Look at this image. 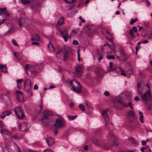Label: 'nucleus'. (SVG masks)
Masks as SVG:
<instances>
[{
	"label": "nucleus",
	"instance_id": "1",
	"mask_svg": "<svg viewBox=\"0 0 152 152\" xmlns=\"http://www.w3.org/2000/svg\"><path fill=\"white\" fill-rule=\"evenodd\" d=\"M43 113L44 116L41 118V121L43 124L46 126H48V125H49L50 126H51V125L47 121L49 119V115H53L52 113L50 111L46 110L44 111Z\"/></svg>",
	"mask_w": 152,
	"mask_h": 152
},
{
	"label": "nucleus",
	"instance_id": "2",
	"mask_svg": "<svg viewBox=\"0 0 152 152\" xmlns=\"http://www.w3.org/2000/svg\"><path fill=\"white\" fill-rule=\"evenodd\" d=\"M83 65H77L75 68V71L73 73V75L75 77H79L82 75L83 73Z\"/></svg>",
	"mask_w": 152,
	"mask_h": 152
},
{
	"label": "nucleus",
	"instance_id": "3",
	"mask_svg": "<svg viewBox=\"0 0 152 152\" xmlns=\"http://www.w3.org/2000/svg\"><path fill=\"white\" fill-rule=\"evenodd\" d=\"M14 112L15 114L19 119H22L23 118L24 115L21 106H18L15 107L14 109Z\"/></svg>",
	"mask_w": 152,
	"mask_h": 152
},
{
	"label": "nucleus",
	"instance_id": "4",
	"mask_svg": "<svg viewBox=\"0 0 152 152\" xmlns=\"http://www.w3.org/2000/svg\"><path fill=\"white\" fill-rule=\"evenodd\" d=\"M64 124V121L61 117L57 118L56 120V123H54L53 126L56 129L63 127Z\"/></svg>",
	"mask_w": 152,
	"mask_h": 152
},
{
	"label": "nucleus",
	"instance_id": "5",
	"mask_svg": "<svg viewBox=\"0 0 152 152\" xmlns=\"http://www.w3.org/2000/svg\"><path fill=\"white\" fill-rule=\"evenodd\" d=\"M24 69L27 75L28 74V72H30L33 76L36 74V70L33 66L31 65L26 64L24 67Z\"/></svg>",
	"mask_w": 152,
	"mask_h": 152
},
{
	"label": "nucleus",
	"instance_id": "6",
	"mask_svg": "<svg viewBox=\"0 0 152 152\" xmlns=\"http://www.w3.org/2000/svg\"><path fill=\"white\" fill-rule=\"evenodd\" d=\"M13 137L14 139H19V138L17 137V136L16 135H14L13 136H11V138L9 139V142H8L7 139H6V140L5 141V146L4 147V148L6 149H7L8 152H11L10 146V142L12 141V140L11 138Z\"/></svg>",
	"mask_w": 152,
	"mask_h": 152
},
{
	"label": "nucleus",
	"instance_id": "7",
	"mask_svg": "<svg viewBox=\"0 0 152 152\" xmlns=\"http://www.w3.org/2000/svg\"><path fill=\"white\" fill-rule=\"evenodd\" d=\"M142 97V99L144 102H147L152 99L151 94L150 91H147L144 95L140 96Z\"/></svg>",
	"mask_w": 152,
	"mask_h": 152
},
{
	"label": "nucleus",
	"instance_id": "8",
	"mask_svg": "<svg viewBox=\"0 0 152 152\" xmlns=\"http://www.w3.org/2000/svg\"><path fill=\"white\" fill-rule=\"evenodd\" d=\"M28 21V18L25 16H22L18 20L19 26L21 27L23 25L27 23Z\"/></svg>",
	"mask_w": 152,
	"mask_h": 152
},
{
	"label": "nucleus",
	"instance_id": "9",
	"mask_svg": "<svg viewBox=\"0 0 152 152\" xmlns=\"http://www.w3.org/2000/svg\"><path fill=\"white\" fill-rule=\"evenodd\" d=\"M30 126V124L29 123L23 122L21 124L18 125V129L20 130L26 131L27 129Z\"/></svg>",
	"mask_w": 152,
	"mask_h": 152
},
{
	"label": "nucleus",
	"instance_id": "10",
	"mask_svg": "<svg viewBox=\"0 0 152 152\" xmlns=\"http://www.w3.org/2000/svg\"><path fill=\"white\" fill-rule=\"evenodd\" d=\"M71 86L72 87L71 89L74 91L79 94L82 92V88L80 83H78V85H77V86L76 87H74L73 85H71Z\"/></svg>",
	"mask_w": 152,
	"mask_h": 152
},
{
	"label": "nucleus",
	"instance_id": "11",
	"mask_svg": "<svg viewBox=\"0 0 152 152\" xmlns=\"http://www.w3.org/2000/svg\"><path fill=\"white\" fill-rule=\"evenodd\" d=\"M16 97L18 100L20 102H22L23 101V96L22 92L20 91H18L16 92Z\"/></svg>",
	"mask_w": 152,
	"mask_h": 152
},
{
	"label": "nucleus",
	"instance_id": "12",
	"mask_svg": "<svg viewBox=\"0 0 152 152\" xmlns=\"http://www.w3.org/2000/svg\"><path fill=\"white\" fill-rule=\"evenodd\" d=\"M45 140L48 145L50 146L54 144L55 142L54 139L50 137H48L45 138Z\"/></svg>",
	"mask_w": 152,
	"mask_h": 152
},
{
	"label": "nucleus",
	"instance_id": "13",
	"mask_svg": "<svg viewBox=\"0 0 152 152\" xmlns=\"http://www.w3.org/2000/svg\"><path fill=\"white\" fill-rule=\"evenodd\" d=\"M108 111V109L104 110L102 113V115L104 118V120L106 122L108 121L109 120V116L107 113Z\"/></svg>",
	"mask_w": 152,
	"mask_h": 152
},
{
	"label": "nucleus",
	"instance_id": "14",
	"mask_svg": "<svg viewBox=\"0 0 152 152\" xmlns=\"http://www.w3.org/2000/svg\"><path fill=\"white\" fill-rule=\"evenodd\" d=\"M141 87V83H138L137 84V92L139 96H142V91Z\"/></svg>",
	"mask_w": 152,
	"mask_h": 152
},
{
	"label": "nucleus",
	"instance_id": "15",
	"mask_svg": "<svg viewBox=\"0 0 152 152\" xmlns=\"http://www.w3.org/2000/svg\"><path fill=\"white\" fill-rule=\"evenodd\" d=\"M0 132L1 134H6L8 135H10L11 132L8 130L6 129H1L0 130Z\"/></svg>",
	"mask_w": 152,
	"mask_h": 152
},
{
	"label": "nucleus",
	"instance_id": "16",
	"mask_svg": "<svg viewBox=\"0 0 152 152\" xmlns=\"http://www.w3.org/2000/svg\"><path fill=\"white\" fill-rule=\"evenodd\" d=\"M13 54L14 56L18 60L22 58L23 56V54L21 53H14Z\"/></svg>",
	"mask_w": 152,
	"mask_h": 152
},
{
	"label": "nucleus",
	"instance_id": "17",
	"mask_svg": "<svg viewBox=\"0 0 152 152\" xmlns=\"http://www.w3.org/2000/svg\"><path fill=\"white\" fill-rule=\"evenodd\" d=\"M140 151L142 152H151V149L148 146H146L145 147H142L140 149Z\"/></svg>",
	"mask_w": 152,
	"mask_h": 152
},
{
	"label": "nucleus",
	"instance_id": "18",
	"mask_svg": "<svg viewBox=\"0 0 152 152\" xmlns=\"http://www.w3.org/2000/svg\"><path fill=\"white\" fill-rule=\"evenodd\" d=\"M86 109L89 110L91 108V104L88 101H86L84 102Z\"/></svg>",
	"mask_w": 152,
	"mask_h": 152
},
{
	"label": "nucleus",
	"instance_id": "19",
	"mask_svg": "<svg viewBox=\"0 0 152 152\" xmlns=\"http://www.w3.org/2000/svg\"><path fill=\"white\" fill-rule=\"evenodd\" d=\"M39 39L40 36L37 34H35L31 38V39L33 41H39Z\"/></svg>",
	"mask_w": 152,
	"mask_h": 152
},
{
	"label": "nucleus",
	"instance_id": "20",
	"mask_svg": "<svg viewBox=\"0 0 152 152\" xmlns=\"http://www.w3.org/2000/svg\"><path fill=\"white\" fill-rule=\"evenodd\" d=\"M122 104L124 106H129L130 108L132 109H133V107L132 106V104L131 102H129L128 104L125 103L124 102H122Z\"/></svg>",
	"mask_w": 152,
	"mask_h": 152
},
{
	"label": "nucleus",
	"instance_id": "21",
	"mask_svg": "<svg viewBox=\"0 0 152 152\" xmlns=\"http://www.w3.org/2000/svg\"><path fill=\"white\" fill-rule=\"evenodd\" d=\"M0 69L4 73L7 72V67L6 66L2 65H0Z\"/></svg>",
	"mask_w": 152,
	"mask_h": 152
},
{
	"label": "nucleus",
	"instance_id": "22",
	"mask_svg": "<svg viewBox=\"0 0 152 152\" xmlns=\"http://www.w3.org/2000/svg\"><path fill=\"white\" fill-rule=\"evenodd\" d=\"M48 48L51 50L53 51H54L55 50V48L54 46L50 42L49 43L48 46Z\"/></svg>",
	"mask_w": 152,
	"mask_h": 152
},
{
	"label": "nucleus",
	"instance_id": "23",
	"mask_svg": "<svg viewBox=\"0 0 152 152\" xmlns=\"http://www.w3.org/2000/svg\"><path fill=\"white\" fill-rule=\"evenodd\" d=\"M64 18L63 17H61L59 20L58 22V25H62L64 23Z\"/></svg>",
	"mask_w": 152,
	"mask_h": 152
},
{
	"label": "nucleus",
	"instance_id": "24",
	"mask_svg": "<svg viewBox=\"0 0 152 152\" xmlns=\"http://www.w3.org/2000/svg\"><path fill=\"white\" fill-rule=\"evenodd\" d=\"M139 113L140 115V120L141 122L143 123L144 122L143 119V113L141 111H139Z\"/></svg>",
	"mask_w": 152,
	"mask_h": 152
},
{
	"label": "nucleus",
	"instance_id": "25",
	"mask_svg": "<svg viewBox=\"0 0 152 152\" xmlns=\"http://www.w3.org/2000/svg\"><path fill=\"white\" fill-rule=\"evenodd\" d=\"M14 30L12 28H11L9 29L5 33V35H8L13 33Z\"/></svg>",
	"mask_w": 152,
	"mask_h": 152
},
{
	"label": "nucleus",
	"instance_id": "26",
	"mask_svg": "<svg viewBox=\"0 0 152 152\" xmlns=\"http://www.w3.org/2000/svg\"><path fill=\"white\" fill-rule=\"evenodd\" d=\"M73 81L75 83H77V85H78V83H79L77 81L74 79L72 80H70L69 81V82L70 84L69 86H71V85H73L72 83Z\"/></svg>",
	"mask_w": 152,
	"mask_h": 152
},
{
	"label": "nucleus",
	"instance_id": "27",
	"mask_svg": "<svg viewBox=\"0 0 152 152\" xmlns=\"http://www.w3.org/2000/svg\"><path fill=\"white\" fill-rule=\"evenodd\" d=\"M61 34H60V35L61 36L63 35L66 36H68L69 35L68 33L66 30H65L64 31H61Z\"/></svg>",
	"mask_w": 152,
	"mask_h": 152
},
{
	"label": "nucleus",
	"instance_id": "28",
	"mask_svg": "<svg viewBox=\"0 0 152 152\" xmlns=\"http://www.w3.org/2000/svg\"><path fill=\"white\" fill-rule=\"evenodd\" d=\"M6 10V9L5 7L3 8H0V15H1L4 14Z\"/></svg>",
	"mask_w": 152,
	"mask_h": 152
},
{
	"label": "nucleus",
	"instance_id": "29",
	"mask_svg": "<svg viewBox=\"0 0 152 152\" xmlns=\"http://www.w3.org/2000/svg\"><path fill=\"white\" fill-rule=\"evenodd\" d=\"M137 20V18L135 19L132 18L130 21V24L132 25H133L134 23L136 22Z\"/></svg>",
	"mask_w": 152,
	"mask_h": 152
},
{
	"label": "nucleus",
	"instance_id": "30",
	"mask_svg": "<svg viewBox=\"0 0 152 152\" xmlns=\"http://www.w3.org/2000/svg\"><path fill=\"white\" fill-rule=\"evenodd\" d=\"M77 115H75L73 116L69 115L68 116V118L69 120H73L75 119L77 117Z\"/></svg>",
	"mask_w": 152,
	"mask_h": 152
},
{
	"label": "nucleus",
	"instance_id": "31",
	"mask_svg": "<svg viewBox=\"0 0 152 152\" xmlns=\"http://www.w3.org/2000/svg\"><path fill=\"white\" fill-rule=\"evenodd\" d=\"M79 108L81 110L83 111H85V107L82 104H80L79 105Z\"/></svg>",
	"mask_w": 152,
	"mask_h": 152
},
{
	"label": "nucleus",
	"instance_id": "32",
	"mask_svg": "<svg viewBox=\"0 0 152 152\" xmlns=\"http://www.w3.org/2000/svg\"><path fill=\"white\" fill-rule=\"evenodd\" d=\"M76 0H64L66 2L68 3H74Z\"/></svg>",
	"mask_w": 152,
	"mask_h": 152
},
{
	"label": "nucleus",
	"instance_id": "33",
	"mask_svg": "<svg viewBox=\"0 0 152 152\" xmlns=\"http://www.w3.org/2000/svg\"><path fill=\"white\" fill-rule=\"evenodd\" d=\"M63 35L61 36L64 39V41L65 42H66L68 40V38H69V35L68 36H66L64 35Z\"/></svg>",
	"mask_w": 152,
	"mask_h": 152
},
{
	"label": "nucleus",
	"instance_id": "34",
	"mask_svg": "<svg viewBox=\"0 0 152 152\" xmlns=\"http://www.w3.org/2000/svg\"><path fill=\"white\" fill-rule=\"evenodd\" d=\"M129 115L132 117H134L135 115V114L133 111L131 110L129 111Z\"/></svg>",
	"mask_w": 152,
	"mask_h": 152
},
{
	"label": "nucleus",
	"instance_id": "35",
	"mask_svg": "<svg viewBox=\"0 0 152 152\" xmlns=\"http://www.w3.org/2000/svg\"><path fill=\"white\" fill-rule=\"evenodd\" d=\"M12 43L15 46H18V44L17 43L15 39H12Z\"/></svg>",
	"mask_w": 152,
	"mask_h": 152
},
{
	"label": "nucleus",
	"instance_id": "36",
	"mask_svg": "<svg viewBox=\"0 0 152 152\" xmlns=\"http://www.w3.org/2000/svg\"><path fill=\"white\" fill-rule=\"evenodd\" d=\"M129 34L131 35V36L133 38H134L135 37L134 33L132 30H130L129 32Z\"/></svg>",
	"mask_w": 152,
	"mask_h": 152
},
{
	"label": "nucleus",
	"instance_id": "37",
	"mask_svg": "<svg viewBox=\"0 0 152 152\" xmlns=\"http://www.w3.org/2000/svg\"><path fill=\"white\" fill-rule=\"evenodd\" d=\"M21 2L24 4H28L30 3V1L28 0H21Z\"/></svg>",
	"mask_w": 152,
	"mask_h": 152
},
{
	"label": "nucleus",
	"instance_id": "38",
	"mask_svg": "<svg viewBox=\"0 0 152 152\" xmlns=\"http://www.w3.org/2000/svg\"><path fill=\"white\" fill-rule=\"evenodd\" d=\"M107 58L109 59H115V56L113 55H108L107 56Z\"/></svg>",
	"mask_w": 152,
	"mask_h": 152
},
{
	"label": "nucleus",
	"instance_id": "39",
	"mask_svg": "<svg viewBox=\"0 0 152 152\" xmlns=\"http://www.w3.org/2000/svg\"><path fill=\"white\" fill-rule=\"evenodd\" d=\"M119 69L120 70H121V75L123 76H126V73L124 72V71L121 69V68L120 67H119Z\"/></svg>",
	"mask_w": 152,
	"mask_h": 152
},
{
	"label": "nucleus",
	"instance_id": "40",
	"mask_svg": "<svg viewBox=\"0 0 152 152\" xmlns=\"http://www.w3.org/2000/svg\"><path fill=\"white\" fill-rule=\"evenodd\" d=\"M6 114H5L4 112L1 115V118L2 119H4L6 116Z\"/></svg>",
	"mask_w": 152,
	"mask_h": 152
},
{
	"label": "nucleus",
	"instance_id": "41",
	"mask_svg": "<svg viewBox=\"0 0 152 152\" xmlns=\"http://www.w3.org/2000/svg\"><path fill=\"white\" fill-rule=\"evenodd\" d=\"M6 114H5L4 112L1 115V118L2 119H4L6 116Z\"/></svg>",
	"mask_w": 152,
	"mask_h": 152
},
{
	"label": "nucleus",
	"instance_id": "42",
	"mask_svg": "<svg viewBox=\"0 0 152 152\" xmlns=\"http://www.w3.org/2000/svg\"><path fill=\"white\" fill-rule=\"evenodd\" d=\"M4 112L7 116L9 115L11 113V112L10 111H5Z\"/></svg>",
	"mask_w": 152,
	"mask_h": 152
},
{
	"label": "nucleus",
	"instance_id": "43",
	"mask_svg": "<svg viewBox=\"0 0 152 152\" xmlns=\"http://www.w3.org/2000/svg\"><path fill=\"white\" fill-rule=\"evenodd\" d=\"M72 43L74 45H77L78 44V42L75 40H74L73 41Z\"/></svg>",
	"mask_w": 152,
	"mask_h": 152
},
{
	"label": "nucleus",
	"instance_id": "44",
	"mask_svg": "<svg viewBox=\"0 0 152 152\" xmlns=\"http://www.w3.org/2000/svg\"><path fill=\"white\" fill-rule=\"evenodd\" d=\"M23 79H18V80H17V81H16V82L17 83V84H18V83H22V82H23Z\"/></svg>",
	"mask_w": 152,
	"mask_h": 152
},
{
	"label": "nucleus",
	"instance_id": "45",
	"mask_svg": "<svg viewBox=\"0 0 152 152\" xmlns=\"http://www.w3.org/2000/svg\"><path fill=\"white\" fill-rule=\"evenodd\" d=\"M133 72L132 70L131 69H130L127 72V73L129 75H132V74Z\"/></svg>",
	"mask_w": 152,
	"mask_h": 152
},
{
	"label": "nucleus",
	"instance_id": "46",
	"mask_svg": "<svg viewBox=\"0 0 152 152\" xmlns=\"http://www.w3.org/2000/svg\"><path fill=\"white\" fill-rule=\"evenodd\" d=\"M110 71H111L112 70V69L113 66V64L111 62L110 63Z\"/></svg>",
	"mask_w": 152,
	"mask_h": 152
},
{
	"label": "nucleus",
	"instance_id": "47",
	"mask_svg": "<svg viewBox=\"0 0 152 152\" xmlns=\"http://www.w3.org/2000/svg\"><path fill=\"white\" fill-rule=\"evenodd\" d=\"M43 152H53V151L50 149H47L45 150Z\"/></svg>",
	"mask_w": 152,
	"mask_h": 152
},
{
	"label": "nucleus",
	"instance_id": "48",
	"mask_svg": "<svg viewBox=\"0 0 152 152\" xmlns=\"http://www.w3.org/2000/svg\"><path fill=\"white\" fill-rule=\"evenodd\" d=\"M132 30L135 32H136L137 31V28L135 27H133V28H132Z\"/></svg>",
	"mask_w": 152,
	"mask_h": 152
},
{
	"label": "nucleus",
	"instance_id": "49",
	"mask_svg": "<svg viewBox=\"0 0 152 152\" xmlns=\"http://www.w3.org/2000/svg\"><path fill=\"white\" fill-rule=\"evenodd\" d=\"M0 152H4L3 147L1 146H0Z\"/></svg>",
	"mask_w": 152,
	"mask_h": 152
},
{
	"label": "nucleus",
	"instance_id": "50",
	"mask_svg": "<svg viewBox=\"0 0 152 152\" xmlns=\"http://www.w3.org/2000/svg\"><path fill=\"white\" fill-rule=\"evenodd\" d=\"M109 47H110V48L111 49H113V50L114 52H115V46H114V45H113V46H109Z\"/></svg>",
	"mask_w": 152,
	"mask_h": 152
},
{
	"label": "nucleus",
	"instance_id": "51",
	"mask_svg": "<svg viewBox=\"0 0 152 152\" xmlns=\"http://www.w3.org/2000/svg\"><path fill=\"white\" fill-rule=\"evenodd\" d=\"M29 83V84H30L29 87H30V88L31 87V82L30 80L29 79H28L26 80V83Z\"/></svg>",
	"mask_w": 152,
	"mask_h": 152
},
{
	"label": "nucleus",
	"instance_id": "52",
	"mask_svg": "<svg viewBox=\"0 0 152 152\" xmlns=\"http://www.w3.org/2000/svg\"><path fill=\"white\" fill-rule=\"evenodd\" d=\"M114 135L112 133L110 132L108 136L109 137H114Z\"/></svg>",
	"mask_w": 152,
	"mask_h": 152
},
{
	"label": "nucleus",
	"instance_id": "53",
	"mask_svg": "<svg viewBox=\"0 0 152 152\" xmlns=\"http://www.w3.org/2000/svg\"><path fill=\"white\" fill-rule=\"evenodd\" d=\"M4 14L5 15L7 16V17H9L10 16L9 13L6 11H5Z\"/></svg>",
	"mask_w": 152,
	"mask_h": 152
},
{
	"label": "nucleus",
	"instance_id": "54",
	"mask_svg": "<svg viewBox=\"0 0 152 152\" xmlns=\"http://www.w3.org/2000/svg\"><path fill=\"white\" fill-rule=\"evenodd\" d=\"M64 58L65 59L66 58H67V52L65 53L64 55Z\"/></svg>",
	"mask_w": 152,
	"mask_h": 152
},
{
	"label": "nucleus",
	"instance_id": "55",
	"mask_svg": "<svg viewBox=\"0 0 152 152\" xmlns=\"http://www.w3.org/2000/svg\"><path fill=\"white\" fill-rule=\"evenodd\" d=\"M104 94L106 96H108L110 95V93L108 91H106L104 92Z\"/></svg>",
	"mask_w": 152,
	"mask_h": 152
},
{
	"label": "nucleus",
	"instance_id": "56",
	"mask_svg": "<svg viewBox=\"0 0 152 152\" xmlns=\"http://www.w3.org/2000/svg\"><path fill=\"white\" fill-rule=\"evenodd\" d=\"M77 57H78V61L79 62L80 61V54L79 52H78V55H77Z\"/></svg>",
	"mask_w": 152,
	"mask_h": 152
},
{
	"label": "nucleus",
	"instance_id": "57",
	"mask_svg": "<svg viewBox=\"0 0 152 152\" xmlns=\"http://www.w3.org/2000/svg\"><path fill=\"white\" fill-rule=\"evenodd\" d=\"M79 18L81 20L82 22L84 23L85 22V20L84 19H83L81 16H80L79 17Z\"/></svg>",
	"mask_w": 152,
	"mask_h": 152
},
{
	"label": "nucleus",
	"instance_id": "58",
	"mask_svg": "<svg viewBox=\"0 0 152 152\" xmlns=\"http://www.w3.org/2000/svg\"><path fill=\"white\" fill-rule=\"evenodd\" d=\"M4 126V125L3 124L2 122L0 121V127L2 128Z\"/></svg>",
	"mask_w": 152,
	"mask_h": 152
},
{
	"label": "nucleus",
	"instance_id": "59",
	"mask_svg": "<svg viewBox=\"0 0 152 152\" xmlns=\"http://www.w3.org/2000/svg\"><path fill=\"white\" fill-rule=\"evenodd\" d=\"M146 2L147 3V6L148 7L149 6L151 5V3L150 2L147 0L146 1Z\"/></svg>",
	"mask_w": 152,
	"mask_h": 152
},
{
	"label": "nucleus",
	"instance_id": "60",
	"mask_svg": "<svg viewBox=\"0 0 152 152\" xmlns=\"http://www.w3.org/2000/svg\"><path fill=\"white\" fill-rule=\"evenodd\" d=\"M140 48V46H136V52Z\"/></svg>",
	"mask_w": 152,
	"mask_h": 152
},
{
	"label": "nucleus",
	"instance_id": "61",
	"mask_svg": "<svg viewBox=\"0 0 152 152\" xmlns=\"http://www.w3.org/2000/svg\"><path fill=\"white\" fill-rule=\"evenodd\" d=\"M103 58V57L102 56H99V62Z\"/></svg>",
	"mask_w": 152,
	"mask_h": 152
},
{
	"label": "nucleus",
	"instance_id": "62",
	"mask_svg": "<svg viewBox=\"0 0 152 152\" xmlns=\"http://www.w3.org/2000/svg\"><path fill=\"white\" fill-rule=\"evenodd\" d=\"M74 105V103L73 102H71L69 104V106L71 107H72Z\"/></svg>",
	"mask_w": 152,
	"mask_h": 152
},
{
	"label": "nucleus",
	"instance_id": "63",
	"mask_svg": "<svg viewBox=\"0 0 152 152\" xmlns=\"http://www.w3.org/2000/svg\"><path fill=\"white\" fill-rule=\"evenodd\" d=\"M88 146H85L84 148V149L86 151H87L88 150Z\"/></svg>",
	"mask_w": 152,
	"mask_h": 152
},
{
	"label": "nucleus",
	"instance_id": "64",
	"mask_svg": "<svg viewBox=\"0 0 152 152\" xmlns=\"http://www.w3.org/2000/svg\"><path fill=\"white\" fill-rule=\"evenodd\" d=\"M34 90H37L38 88V86L37 85H35L34 86Z\"/></svg>",
	"mask_w": 152,
	"mask_h": 152
}]
</instances>
